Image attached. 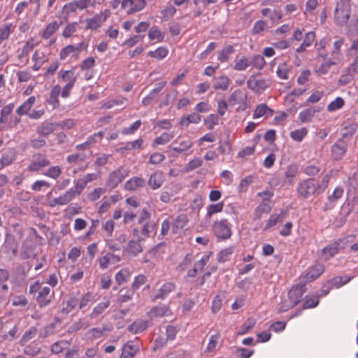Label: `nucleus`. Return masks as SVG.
<instances>
[{
  "mask_svg": "<svg viewBox=\"0 0 358 358\" xmlns=\"http://www.w3.org/2000/svg\"><path fill=\"white\" fill-rule=\"evenodd\" d=\"M355 239L356 236L355 234H350L334 241L322 249V257L325 260L330 259L336 255L340 250L348 248V245L352 242H355Z\"/></svg>",
  "mask_w": 358,
  "mask_h": 358,
  "instance_id": "nucleus-1",
  "label": "nucleus"
},
{
  "mask_svg": "<svg viewBox=\"0 0 358 358\" xmlns=\"http://www.w3.org/2000/svg\"><path fill=\"white\" fill-rule=\"evenodd\" d=\"M296 192L299 197L304 199L321 194L319 190L318 180L315 178H308L301 180L297 185Z\"/></svg>",
  "mask_w": 358,
  "mask_h": 358,
  "instance_id": "nucleus-2",
  "label": "nucleus"
},
{
  "mask_svg": "<svg viewBox=\"0 0 358 358\" xmlns=\"http://www.w3.org/2000/svg\"><path fill=\"white\" fill-rule=\"evenodd\" d=\"M351 0H339L334 10V22L338 26H346L351 16Z\"/></svg>",
  "mask_w": 358,
  "mask_h": 358,
  "instance_id": "nucleus-3",
  "label": "nucleus"
},
{
  "mask_svg": "<svg viewBox=\"0 0 358 358\" xmlns=\"http://www.w3.org/2000/svg\"><path fill=\"white\" fill-rule=\"evenodd\" d=\"M29 292L31 294L38 292L36 301L41 308L50 304L54 297V292L51 293V289L49 287H42L38 281L35 282L30 286Z\"/></svg>",
  "mask_w": 358,
  "mask_h": 358,
  "instance_id": "nucleus-4",
  "label": "nucleus"
},
{
  "mask_svg": "<svg viewBox=\"0 0 358 358\" xmlns=\"http://www.w3.org/2000/svg\"><path fill=\"white\" fill-rule=\"evenodd\" d=\"M111 15L110 9H104L99 13H96L92 17L85 19V29H90L91 31H96L101 25L107 20Z\"/></svg>",
  "mask_w": 358,
  "mask_h": 358,
  "instance_id": "nucleus-5",
  "label": "nucleus"
},
{
  "mask_svg": "<svg viewBox=\"0 0 358 358\" xmlns=\"http://www.w3.org/2000/svg\"><path fill=\"white\" fill-rule=\"evenodd\" d=\"M213 231L220 240H227L231 236L232 231L227 219L215 221L213 224Z\"/></svg>",
  "mask_w": 358,
  "mask_h": 358,
  "instance_id": "nucleus-6",
  "label": "nucleus"
},
{
  "mask_svg": "<svg viewBox=\"0 0 358 358\" xmlns=\"http://www.w3.org/2000/svg\"><path fill=\"white\" fill-rule=\"evenodd\" d=\"M129 175V171L123 166H120L110 172L106 181L107 187L114 189L117 187Z\"/></svg>",
  "mask_w": 358,
  "mask_h": 358,
  "instance_id": "nucleus-7",
  "label": "nucleus"
},
{
  "mask_svg": "<svg viewBox=\"0 0 358 358\" xmlns=\"http://www.w3.org/2000/svg\"><path fill=\"white\" fill-rule=\"evenodd\" d=\"M50 164V160L42 154H37L33 156V159L30 164L27 167L29 172H38L44 167Z\"/></svg>",
  "mask_w": 358,
  "mask_h": 358,
  "instance_id": "nucleus-8",
  "label": "nucleus"
},
{
  "mask_svg": "<svg viewBox=\"0 0 358 358\" xmlns=\"http://www.w3.org/2000/svg\"><path fill=\"white\" fill-rule=\"evenodd\" d=\"M146 5L145 0H122L121 7L127 14H133L143 10Z\"/></svg>",
  "mask_w": 358,
  "mask_h": 358,
  "instance_id": "nucleus-9",
  "label": "nucleus"
},
{
  "mask_svg": "<svg viewBox=\"0 0 358 358\" xmlns=\"http://www.w3.org/2000/svg\"><path fill=\"white\" fill-rule=\"evenodd\" d=\"M247 85L249 89L255 93H262L268 87V84L265 79L256 76H252L249 78Z\"/></svg>",
  "mask_w": 358,
  "mask_h": 358,
  "instance_id": "nucleus-10",
  "label": "nucleus"
},
{
  "mask_svg": "<svg viewBox=\"0 0 358 358\" xmlns=\"http://www.w3.org/2000/svg\"><path fill=\"white\" fill-rule=\"evenodd\" d=\"M173 144L178 145L172 147V150L177 153H183L189 150L193 145V141L188 136H178Z\"/></svg>",
  "mask_w": 358,
  "mask_h": 358,
  "instance_id": "nucleus-11",
  "label": "nucleus"
},
{
  "mask_svg": "<svg viewBox=\"0 0 358 358\" xmlns=\"http://www.w3.org/2000/svg\"><path fill=\"white\" fill-rule=\"evenodd\" d=\"M347 149V143L343 138L339 139L332 146L331 151L333 157L336 160L342 159V157L345 155Z\"/></svg>",
  "mask_w": 358,
  "mask_h": 358,
  "instance_id": "nucleus-12",
  "label": "nucleus"
},
{
  "mask_svg": "<svg viewBox=\"0 0 358 358\" xmlns=\"http://www.w3.org/2000/svg\"><path fill=\"white\" fill-rule=\"evenodd\" d=\"M303 293V287L301 285L294 286L289 291L287 300L291 302V306H296L299 303Z\"/></svg>",
  "mask_w": 358,
  "mask_h": 358,
  "instance_id": "nucleus-13",
  "label": "nucleus"
},
{
  "mask_svg": "<svg viewBox=\"0 0 358 358\" xmlns=\"http://www.w3.org/2000/svg\"><path fill=\"white\" fill-rule=\"evenodd\" d=\"M164 182V176L162 171H156L148 178V184L152 189L160 188Z\"/></svg>",
  "mask_w": 358,
  "mask_h": 358,
  "instance_id": "nucleus-14",
  "label": "nucleus"
},
{
  "mask_svg": "<svg viewBox=\"0 0 358 358\" xmlns=\"http://www.w3.org/2000/svg\"><path fill=\"white\" fill-rule=\"evenodd\" d=\"M176 285L173 282H166L159 289L157 294L154 296L153 300L164 299L169 294L174 291Z\"/></svg>",
  "mask_w": 358,
  "mask_h": 358,
  "instance_id": "nucleus-15",
  "label": "nucleus"
},
{
  "mask_svg": "<svg viewBox=\"0 0 358 358\" xmlns=\"http://www.w3.org/2000/svg\"><path fill=\"white\" fill-rule=\"evenodd\" d=\"M61 87L59 85H56L50 90V96L47 99L46 102L50 105L53 109L57 108L59 106V96L61 94Z\"/></svg>",
  "mask_w": 358,
  "mask_h": 358,
  "instance_id": "nucleus-16",
  "label": "nucleus"
},
{
  "mask_svg": "<svg viewBox=\"0 0 358 358\" xmlns=\"http://www.w3.org/2000/svg\"><path fill=\"white\" fill-rule=\"evenodd\" d=\"M171 314V310L166 305L160 304L153 307L148 315L150 317H161Z\"/></svg>",
  "mask_w": 358,
  "mask_h": 358,
  "instance_id": "nucleus-17",
  "label": "nucleus"
},
{
  "mask_svg": "<svg viewBox=\"0 0 358 358\" xmlns=\"http://www.w3.org/2000/svg\"><path fill=\"white\" fill-rule=\"evenodd\" d=\"M324 271V266L321 264H317L309 268L305 275L306 282L313 281L320 276Z\"/></svg>",
  "mask_w": 358,
  "mask_h": 358,
  "instance_id": "nucleus-18",
  "label": "nucleus"
},
{
  "mask_svg": "<svg viewBox=\"0 0 358 358\" xmlns=\"http://www.w3.org/2000/svg\"><path fill=\"white\" fill-rule=\"evenodd\" d=\"M274 113V110L269 108L266 103H260L258 104L253 113V118L257 119L260 118L263 116L270 117L272 116Z\"/></svg>",
  "mask_w": 358,
  "mask_h": 358,
  "instance_id": "nucleus-19",
  "label": "nucleus"
},
{
  "mask_svg": "<svg viewBox=\"0 0 358 358\" xmlns=\"http://www.w3.org/2000/svg\"><path fill=\"white\" fill-rule=\"evenodd\" d=\"M60 24L57 20L48 23L41 34V37L44 40L50 39L59 29Z\"/></svg>",
  "mask_w": 358,
  "mask_h": 358,
  "instance_id": "nucleus-20",
  "label": "nucleus"
},
{
  "mask_svg": "<svg viewBox=\"0 0 358 358\" xmlns=\"http://www.w3.org/2000/svg\"><path fill=\"white\" fill-rule=\"evenodd\" d=\"M316 34L314 31H308L305 34V37L301 44L296 49V52L301 53L304 52L308 48L310 47L315 41Z\"/></svg>",
  "mask_w": 358,
  "mask_h": 358,
  "instance_id": "nucleus-21",
  "label": "nucleus"
},
{
  "mask_svg": "<svg viewBox=\"0 0 358 358\" xmlns=\"http://www.w3.org/2000/svg\"><path fill=\"white\" fill-rule=\"evenodd\" d=\"M56 127V123L44 121L37 127L36 131L39 135L48 136L54 132Z\"/></svg>",
  "mask_w": 358,
  "mask_h": 358,
  "instance_id": "nucleus-22",
  "label": "nucleus"
},
{
  "mask_svg": "<svg viewBox=\"0 0 358 358\" xmlns=\"http://www.w3.org/2000/svg\"><path fill=\"white\" fill-rule=\"evenodd\" d=\"M138 352V347L132 341H129L124 345L120 358H133Z\"/></svg>",
  "mask_w": 358,
  "mask_h": 358,
  "instance_id": "nucleus-23",
  "label": "nucleus"
},
{
  "mask_svg": "<svg viewBox=\"0 0 358 358\" xmlns=\"http://www.w3.org/2000/svg\"><path fill=\"white\" fill-rule=\"evenodd\" d=\"M145 185V180L141 177L134 176L128 180L124 184V189L134 191Z\"/></svg>",
  "mask_w": 358,
  "mask_h": 358,
  "instance_id": "nucleus-24",
  "label": "nucleus"
},
{
  "mask_svg": "<svg viewBox=\"0 0 358 358\" xmlns=\"http://www.w3.org/2000/svg\"><path fill=\"white\" fill-rule=\"evenodd\" d=\"M78 48H76V45H68L63 48L59 52V59L61 60H65L69 56H71L75 59L78 58Z\"/></svg>",
  "mask_w": 358,
  "mask_h": 358,
  "instance_id": "nucleus-25",
  "label": "nucleus"
},
{
  "mask_svg": "<svg viewBox=\"0 0 358 358\" xmlns=\"http://www.w3.org/2000/svg\"><path fill=\"white\" fill-rule=\"evenodd\" d=\"M231 80L228 76L225 75H222L217 77L215 79V83L213 84V88L215 90H222L225 91L229 88Z\"/></svg>",
  "mask_w": 358,
  "mask_h": 358,
  "instance_id": "nucleus-26",
  "label": "nucleus"
},
{
  "mask_svg": "<svg viewBox=\"0 0 358 358\" xmlns=\"http://www.w3.org/2000/svg\"><path fill=\"white\" fill-rule=\"evenodd\" d=\"M220 337L221 336L220 333H216L210 336L209 341L205 350L206 353L210 354L211 355L215 354L216 351V347L219 343Z\"/></svg>",
  "mask_w": 358,
  "mask_h": 358,
  "instance_id": "nucleus-27",
  "label": "nucleus"
},
{
  "mask_svg": "<svg viewBox=\"0 0 358 358\" xmlns=\"http://www.w3.org/2000/svg\"><path fill=\"white\" fill-rule=\"evenodd\" d=\"M120 258L112 253H107L99 259V266L101 269H106L108 266L114 262H120Z\"/></svg>",
  "mask_w": 358,
  "mask_h": 358,
  "instance_id": "nucleus-28",
  "label": "nucleus"
},
{
  "mask_svg": "<svg viewBox=\"0 0 358 358\" xmlns=\"http://www.w3.org/2000/svg\"><path fill=\"white\" fill-rule=\"evenodd\" d=\"M15 159V151L14 149L8 148L3 151L0 162L3 166L10 165Z\"/></svg>",
  "mask_w": 358,
  "mask_h": 358,
  "instance_id": "nucleus-29",
  "label": "nucleus"
},
{
  "mask_svg": "<svg viewBox=\"0 0 358 358\" xmlns=\"http://www.w3.org/2000/svg\"><path fill=\"white\" fill-rule=\"evenodd\" d=\"M36 98L32 96L28 98L22 104H21L16 110V113L18 115L22 116L27 115L31 110L33 105L35 103Z\"/></svg>",
  "mask_w": 358,
  "mask_h": 358,
  "instance_id": "nucleus-30",
  "label": "nucleus"
},
{
  "mask_svg": "<svg viewBox=\"0 0 358 358\" xmlns=\"http://www.w3.org/2000/svg\"><path fill=\"white\" fill-rule=\"evenodd\" d=\"M188 219L186 215H179L173 222L172 230L174 234L178 233L180 230L182 229L187 224Z\"/></svg>",
  "mask_w": 358,
  "mask_h": 358,
  "instance_id": "nucleus-31",
  "label": "nucleus"
},
{
  "mask_svg": "<svg viewBox=\"0 0 358 358\" xmlns=\"http://www.w3.org/2000/svg\"><path fill=\"white\" fill-rule=\"evenodd\" d=\"M298 172V166L296 164H292L287 166L285 171L286 182L289 185H292L294 182V178L297 176Z\"/></svg>",
  "mask_w": 358,
  "mask_h": 358,
  "instance_id": "nucleus-32",
  "label": "nucleus"
},
{
  "mask_svg": "<svg viewBox=\"0 0 358 358\" xmlns=\"http://www.w3.org/2000/svg\"><path fill=\"white\" fill-rule=\"evenodd\" d=\"M169 54V50L166 47L160 46L155 50H150L148 52V55L150 57H153L157 60L164 59L167 57Z\"/></svg>",
  "mask_w": 358,
  "mask_h": 358,
  "instance_id": "nucleus-33",
  "label": "nucleus"
},
{
  "mask_svg": "<svg viewBox=\"0 0 358 358\" xmlns=\"http://www.w3.org/2000/svg\"><path fill=\"white\" fill-rule=\"evenodd\" d=\"M148 327L146 321L144 320H136L134 321L128 328L129 331L134 334H139L145 331Z\"/></svg>",
  "mask_w": 358,
  "mask_h": 358,
  "instance_id": "nucleus-34",
  "label": "nucleus"
},
{
  "mask_svg": "<svg viewBox=\"0 0 358 358\" xmlns=\"http://www.w3.org/2000/svg\"><path fill=\"white\" fill-rule=\"evenodd\" d=\"M148 35L150 41H156L158 43L162 42L164 39V34L157 26H152L150 29Z\"/></svg>",
  "mask_w": 358,
  "mask_h": 358,
  "instance_id": "nucleus-35",
  "label": "nucleus"
},
{
  "mask_svg": "<svg viewBox=\"0 0 358 358\" xmlns=\"http://www.w3.org/2000/svg\"><path fill=\"white\" fill-rule=\"evenodd\" d=\"M59 78L64 82L73 83V84L76 83L77 79L73 70H60Z\"/></svg>",
  "mask_w": 358,
  "mask_h": 358,
  "instance_id": "nucleus-36",
  "label": "nucleus"
},
{
  "mask_svg": "<svg viewBox=\"0 0 358 358\" xmlns=\"http://www.w3.org/2000/svg\"><path fill=\"white\" fill-rule=\"evenodd\" d=\"M131 275V272L127 268H122L118 271L115 277L116 282L120 285L124 282H126Z\"/></svg>",
  "mask_w": 358,
  "mask_h": 358,
  "instance_id": "nucleus-37",
  "label": "nucleus"
},
{
  "mask_svg": "<svg viewBox=\"0 0 358 358\" xmlns=\"http://www.w3.org/2000/svg\"><path fill=\"white\" fill-rule=\"evenodd\" d=\"M176 8L172 4H167L164 8L161 10V18L164 21H168L176 13Z\"/></svg>",
  "mask_w": 358,
  "mask_h": 358,
  "instance_id": "nucleus-38",
  "label": "nucleus"
},
{
  "mask_svg": "<svg viewBox=\"0 0 358 358\" xmlns=\"http://www.w3.org/2000/svg\"><path fill=\"white\" fill-rule=\"evenodd\" d=\"M78 301L76 297H70L68 300L63 302V306L61 312L67 315L71 312L78 305Z\"/></svg>",
  "mask_w": 358,
  "mask_h": 358,
  "instance_id": "nucleus-39",
  "label": "nucleus"
},
{
  "mask_svg": "<svg viewBox=\"0 0 358 358\" xmlns=\"http://www.w3.org/2000/svg\"><path fill=\"white\" fill-rule=\"evenodd\" d=\"M141 224L142 227L141 229V239L143 240L150 236V234L155 229L156 225L152 222H145Z\"/></svg>",
  "mask_w": 358,
  "mask_h": 358,
  "instance_id": "nucleus-40",
  "label": "nucleus"
},
{
  "mask_svg": "<svg viewBox=\"0 0 358 358\" xmlns=\"http://www.w3.org/2000/svg\"><path fill=\"white\" fill-rule=\"evenodd\" d=\"M15 107L13 103H10L3 106L0 111V124L6 123L8 117L11 114Z\"/></svg>",
  "mask_w": 358,
  "mask_h": 358,
  "instance_id": "nucleus-41",
  "label": "nucleus"
},
{
  "mask_svg": "<svg viewBox=\"0 0 358 358\" xmlns=\"http://www.w3.org/2000/svg\"><path fill=\"white\" fill-rule=\"evenodd\" d=\"M250 66V59L246 57H243L240 59H236L235 60V64L234 66V69L238 71H243L246 70L248 67Z\"/></svg>",
  "mask_w": 358,
  "mask_h": 358,
  "instance_id": "nucleus-42",
  "label": "nucleus"
},
{
  "mask_svg": "<svg viewBox=\"0 0 358 358\" xmlns=\"http://www.w3.org/2000/svg\"><path fill=\"white\" fill-rule=\"evenodd\" d=\"M284 220L283 213L272 214L266 222L264 230H268L271 227L275 226L277 224L280 223Z\"/></svg>",
  "mask_w": 358,
  "mask_h": 358,
  "instance_id": "nucleus-43",
  "label": "nucleus"
},
{
  "mask_svg": "<svg viewBox=\"0 0 358 358\" xmlns=\"http://www.w3.org/2000/svg\"><path fill=\"white\" fill-rule=\"evenodd\" d=\"M125 251L131 256H136L142 251L141 245L138 241H130Z\"/></svg>",
  "mask_w": 358,
  "mask_h": 358,
  "instance_id": "nucleus-44",
  "label": "nucleus"
},
{
  "mask_svg": "<svg viewBox=\"0 0 358 358\" xmlns=\"http://www.w3.org/2000/svg\"><path fill=\"white\" fill-rule=\"evenodd\" d=\"M357 124L355 122L350 121L346 122L343 128L342 129V136L346 138L352 136L357 131Z\"/></svg>",
  "mask_w": 358,
  "mask_h": 358,
  "instance_id": "nucleus-45",
  "label": "nucleus"
},
{
  "mask_svg": "<svg viewBox=\"0 0 358 358\" xmlns=\"http://www.w3.org/2000/svg\"><path fill=\"white\" fill-rule=\"evenodd\" d=\"M74 199V192L73 190H67L63 194L56 198L58 206H64L68 204Z\"/></svg>",
  "mask_w": 358,
  "mask_h": 358,
  "instance_id": "nucleus-46",
  "label": "nucleus"
},
{
  "mask_svg": "<svg viewBox=\"0 0 358 358\" xmlns=\"http://www.w3.org/2000/svg\"><path fill=\"white\" fill-rule=\"evenodd\" d=\"M344 43V39L341 38L338 41H336L334 43L333 50L331 52V59H333L335 61H337L338 62L341 59V47Z\"/></svg>",
  "mask_w": 358,
  "mask_h": 358,
  "instance_id": "nucleus-47",
  "label": "nucleus"
},
{
  "mask_svg": "<svg viewBox=\"0 0 358 358\" xmlns=\"http://www.w3.org/2000/svg\"><path fill=\"white\" fill-rule=\"evenodd\" d=\"M174 135L173 134L164 132L162 133L159 136L156 137L152 142V147H156L159 145H165L169 143Z\"/></svg>",
  "mask_w": 358,
  "mask_h": 358,
  "instance_id": "nucleus-48",
  "label": "nucleus"
},
{
  "mask_svg": "<svg viewBox=\"0 0 358 358\" xmlns=\"http://www.w3.org/2000/svg\"><path fill=\"white\" fill-rule=\"evenodd\" d=\"M234 52V48L232 45H229L224 47L217 55V60L220 62H227L229 59V56Z\"/></svg>",
  "mask_w": 358,
  "mask_h": 358,
  "instance_id": "nucleus-49",
  "label": "nucleus"
},
{
  "mask_svg": "<svg viewBox=\"0 0 358 358\" xmlns=\"http://www.w3.org/2000/svg\"><path fill=\"white\" fill-rule=\"evenodd\" d=\"M307 134L308 129L306 127H302L291 131L289 136L293 141L301 142Z\"/></svg>",
  "mask_w": 358,
  "mask_h": 358,
  "instance_id": "nucleus-50",
  "label": "nucleus"
},
{
  "mask_svg": "<svg viewBox=\"0 0 358 358\" xmlns=\"http://www.w3.org/2000/svg\"><path fill=\"white\" fill-rule=\"evenodd\" d=\"M37 334V329L35 327H30L28 330H27L23 336H22L20 344L21 345H24L27 343L30 340L34 338Z\"/></svg>",
  "mask_w": 358,
  "mask_h": 358,
  "instance_id": "nucleus-51",
  "label": "nucleus"
},
{
  "mask_svg": "<svg viewBox=\"0 0 358 358\" xmlns=\"http://www.w3.org/2000/svg\"><path fill=\"white\" fill-rule=\"evenodd\" d=\"M338 64L337 61L334 60L331 58L326 60L323 64H322L320 66L315 68V71L320 74L327 73L330 69L331 66Z\"/></svg>",
  "mask_w": 358,
  "mask_h": 358,
  "instance_id": "nucleus-52",
  "label": "nucleus"
},
{
  "mask_svg": "<svg viewBox=\"0 0 358 358\" xmlns=\"http://www.w3.org/2000/svg\"><path fill=\"white\" fill-rule=\"evenodd\" d=\"M224 202L221 201L215 204H210L207 207L206 217H211L214 214L220 213L223 210Z\"/></svg>",
  "mask_w": 358,
  "mask_h": 358,
  "instance_id": "nucleus-53",
  "label": "nucleus"
},
{
  "mask_svg": "<svg viewBox=\"0 0 358 358\" xmlns=\"http://www.w3.org/2000/svg\"><path fill=\"white\" fill-rule=\"evenodd\" d=\"M266 64V61L263 56L255 55L250 59V66H253L258 70H262Z\"/></svg>",
  "mask_w": 358,
  "mask_h": 358,
  "instance_id": "nucleus-54",
  "label": "nucleus"
},
{
  "mask_svg": "<svg viewBox=\"0 0 358 358\" xmlns=\"http://www.w3.org/2000/svg\"><path fill=\"white\" fill-rule=\"evenodd\" d=\"M343 188L341 187H336L334 189L333 193L328 196L327 200L331 204H333L334 206L335 203L338 201V200L343 196Z\"/></svg>",
  "mask_w": 358,
  "mask_h": 358,
  "instance_id": "nucleus-55",
  "label": "nucleus"
},
{
  "mask_svg": "<svg viewBox=\"0 0 358 358\" xmlns=\"http://www.w3.org/2000/svg\"><path fill=\"white\" fill-rule=\"evenodd\" d=\"M78 22H73L69 23L62 31V36L65 38H71L77 31Z\"/></svg>",
  "mask_w": 358,
  "mask_h": 358,
  "instance_id": "nucleus-56",
  "label": "nucleus"
},
{
  "mask_svg": "<svg viewBox=\"0 0 358 358\" xmlns=\"http://www.w3.org/2000/svg\"><path fill=\"white\" fill-rule=\"evenodd\" d=\"M315 110L313 108L302 110L299 114V119L302 123L309 122L315 116Z\"/></svg>",
  "mask_w": 358,
  "mask_h": 358,
  "instance_id": "nucleus-57",
  "label": "nucleus"
},
{
  "mask_svg": "<svg viewBox=\"0 0 358 358\" xmlns=\"http://www.w3.org/2000/svg\"><path fill=\"white\" fill-rule=\"evenodd\" d=\"M110 301L106 300L104 302H101L95 306L90 314V317L94 318L103 313L106 309L109 306Z\"/></svg>",
  "mask_w": 358,
  "mask_h": 358,
  "instance_id": "nucleus-58",
  "label": "nucleus"
},
{
  "mask_svg": "<svg viewBox=\"0 0 358 358\" xmlns=\"http://www.w3.org/2000/svg\"><path fill=\"white\" fill-rule=\"evenodd\" d=\"M62 174V169L59 166H53L50 167L48 169L46 170L45 173H43V175L57 180Z\"/></svg>",
  "mask_w": 358,
  "mask_h": 358,
  "instance_id": "nucleus-59",
  "label": "nucleus"
},
{
  "mask_svg": "<svg viewBox=\"0 0 358 358\" xmlns=\"http://www.w3.org/2000/svg\"><path fill=\"white\" fill-rule=\"evenodd\" d=\"M271 210V208L267 203H262L258 206L254 212V216L255 220H259L264 213H268Z\"/></svg>",
  "mask_w": 358,
  "mask_h": 358,
  "instance_id": "nucleus-60",
  "label": "nucleus"
},
{
  "mask_svg": "<svg viewBox=\"0 0 358 358\" xmlns=\"http://www.w3.org/2000/svg\"><path fill=\"white\" fill-rule=\"evenodd\" d=\"M290 69L285 63L278 65L276 73L279 78L282 80H287L289 78V73Z\"/></svg>",
  "mask_w": 358,
  "mask_h": 358,
  "instance_id": "nucleus-61",
  "label": "nucleus"
},
{
  "mask_svg": "<svg viewBox=\"0 0 358 358\" xmlns=\"http://www.w3.org/2000/svg\"><path fill=\"white\" fill-rule=\"evenodd\" d=\"M344 104V99L342 97H337L334 101L329 103L327 110L329 112L336 111L343 108Z\"/></svg>",
  "mask_w": 358,
  "mask_h": 358,
  "instance_id": "nucleus-62",
  "label": "nucleus"
},
{
  "mask_svg": "<svg viewBox=\"0 0 358 358\" xmlns=\"http://www.w3.org/2000/svg\"><path fill=\"white\" fill-rule=\"evenodd\" d=\"M233 252H234V248L231 246L222 250L218 254V257H217L218 261L220 262H225L227 261H229Z\"/></svg>",
  "mask_w": 358,
  "mask_h": 358,
  "instance_id": "nucleus-63",
  "label": "nucleus"
},
{
  "mask_svg": "<svg viewBox=\"0 0 358 358\" xmlns=\"http://www.w3.org/2000/svg\"><path fill=\"white\" fill-rule=\"evenodd\" d=\"M141 120H138L134 122L130 127L124 128L121 131V134L124 136L134 134L141 127Z\"/></svg>",
  "mask_w": 358,
  "mask_h": 358,
  "instance_id": "nucleus-64",
  "label": "nucleus"
}]
</instances>
